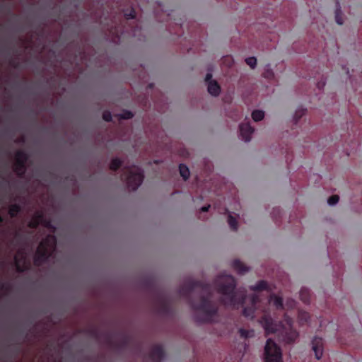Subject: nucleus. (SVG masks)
Instances as JSON below:
<instances>
[{
  "mask_svg": "<svg viewBox=\"0 0 362 362\" xmlns=\"http://www.w3.org/2000/svg\"><path fill=\"white\" fill-rule=\"evenodd\" d=\"M276 211L278 214H280V209H274V211Z\"/></svg>",
  "mask_w": 362,
  "mask_h": 362,
  "instance_id": "a18cd8bd",
  "label": "nucleus"
},
{
  "mask_svg": "<svg viewBox=\"0 0 362 362\" xmlns=\"http://www.w3.org/2000/svg\"><path fill=\"white\" fill-rule=\"evenodd\" d=\"M50 223L49 221H45V226L47 227H49Z\"/></svg>",
  "mask_w": 362,
  "mask_h": 362,
  "instance_id": "58836bf2",
  "label": "nucleus"
},
{
  "mask_svg": "<svg viewBox=\"0 0 362 362\" xmlns=\"http://www.w3.org/2000/svg\"><path fill=\"white\" fill-rule=\"evenodd\" d=\"M226 60H229V61H230V63H231V64L233 63V62H232L233 60H232L230 58H229V57H226V58L224 59V61H226Z\"/></svg>",
  "mask_w": 362,
  "mask_h": 362,
  "instance_id": "ea45409f",
  "label": "nucleus"
},
{
  "mask_svg": "<svg viewBox=\"0 0 362 362\" xmlns=\"http://www.w3.org/2000/svg\"><path fill=\"white\" fill-rule=\"evenodd\" d=\"M4 221L3 217L0 215V223H1Z\"/></svg>",
  "mask_w": 362,
  "mask_h": 362,
  "instance_id": "37998d69",
  "label": "nucleus"
},
{
  "mask_svg": "<svg viewBox=\"0 0 362 362\" xmlns=\"http://www.w3.org/2000/svg\"><path fill=\"white\" fill-rule=\"evenodd\" d=\"M165 357V351L161 345H154L149 353V358L153 362H161Z\"/></svg>",
  "mask_w": 362,
  "mask_h": 362,
  "instance_id": "1a4fd4ad",
  "label": "nucleus"
},
{
  "mask_svg": "<svg viewBox=\"0 0 362 362\" xmlns=\"http://www.w3.org/2000/svg\"><path fill=\"white\" fill-rule=\"evenodd\" d=\"M232 266L239 274H243L248 271L247 267L239 259L233 261Z\"/></svg>",
  "mask_w": 362,
  "mask_h": 362,
  "instance_id": "4468645a",
  "label": "nucleus"
},
{
  "mask_svg": "<svg viewBox=\"0 0 362 362\" xmlns=\"http://www.w3.org/2000/svg\"><path fill=\"white\" fill-rule=\"evenodd\" d=\"M4 288H5V285L4 284H1L0 285V291L4 289Z\"/></svg>",
  "mask_w": 362,
  "mask_h": 362,
  "instance_id": "a19ab883",
  "label": "nucleus"
},
{
  "mask_svg": "<svg viewBox=\"0 0 362 362\" xmlns=\"http://www.w3.org/2000/svg\"><path fill=\"white\" fill-rule=\"evenodd\" d=\"M28 154L23 150H18L15 155L16 162L13 167V171L16 175L23 177L26 172V163L28 160Z\"/></svg>",
  "mask_w": 362,
  "mask_h": 362,
  "instance_id": "0eeeda50",
  "label": "nucleus"
},
{
  "mask_svg": "<svg viewBox=\"0 0 362 362\" xmlns=\"http://www.w3.org/2000/svg\"><path fill=\"white\" fill-rule=\"evenodd\" d=\"M122 161L118 158H113L110 164V169L112 171H117L122 165Z\"/></svg>",
  "mask_w": 362,
  "mask_h": 362,
  "instance_id": "4be33fe9",
  "label": "nucleus"
},
{
  "mask_svg": "<svg viewBox=\"0 0 362 362\" xmlns=\"http://www.w3.org/2000/svg\"><path fill=\"white\" fill-rule=\"evenodd\" d=\"M336 11H335V21L336 23L338 25H342L343 24V19H342V13L341 11V8L339 6V3L338 1L336 2Z\"/></svg>",
  "mask_w": 362,
  "mask_h": 362,
  "instance_id": "aec40b11",
  "label": "nucleus"
},
{
  "mask_svg": "<svg viewBox=\"0 0 362 362\" xmlns=\"http://www.w3.org/2000/svg\"><path fill=\"white\" fill-rule=\"evenodd\" d=\"M179 294L191 308L198 313L194 318L199 322H211L217 315L218 306L212 301V286L202 281L187 280L180 286Z\"/></svg>",
  "mask_w": 362,
  "mask_h": 362,
  "instance_id": "f257e3e1",
  "label": "nucleus"
},
{
  "mask_svg": "<svg viewBox=\"0 0 362 362\" xmlns=\"http://www.w3.org/2000/svg\"><path fill=\"white\" fill-rule=\"evenodd\" d=\"M240 136L245 142H248L251 139V136L255 129L251 127L249 122L241 123L239 126Z\"/></svg>",
  "mask_w": 362,
  "mask_h": 362,
  "instance_id": "9d476101",
  "label": "nucleus"
},
{
  "mask_svg": "<svg viewBox=\"0 0 362 362\" xmlns=\"http://www.w3.org/2000/svg\"><path fill=\"white\" fill-rule=\"evenodd\" d=\"M264 362H282L281 349L271 339H267L264 347Z\"/></svg>",
  "mask_w": 362,
  "mask_h": 362,
  "instance_id": "423d86ee",
  "label": "nucleus"
},
{
  "mask_svg": "<svg viewBox=\"0 0 362 362\" xmlns=\"http://www.w3.org/2000/svg\"><path fill=\"white\" fill-rule=\"evenodd\" d=\"M103 119L107 122L112 121V115L109 110H105L103 113Z\"/></svg>",
  "mask_w": 362,
  "mask_h": 362,
  "instance_id": "c756f323",
  "label": "nucleus"
},
{
  "mask_svg": "<svg viewBox=\"0 0 362 362\" xmlns=\"http://www.w3.org/2000/svg\"><path fill=\"white\" fill-rule=\"evenodd\" d=\"M264 78L267 79H272L274 76V74L273 71L269 68V65H267L264 69V73L262 74Z\"/></svg>",
  "mask_w": 362,
  "mask_h": 362,
  "instance_id": "a878e982",
  "label": "nucleus"
},
{
  "mask_svg": "<svg viewBox=\"0 0 362 362\" xmlns=\"http://www.w3.org/2000/svg\"><path fill=\"white\" fill-rule=\"evenodd\" d=\"M300 298L304 303H306V304L310 303V291L308 288H302L300 289Z\"/></svg>",
  "mask_w": 362,
  "mask_h": 362,
  "instance_id": "f3484780",
  "label": "nucleus"
},
{
  "mask_svg": "<svg viewBox=\"0 0 362 362\" xmlns=\"http://www.w3.org/2000/svg\"><path fill=\"white\" fill-rule=\"evenodd\" d=\"M221 91V87L215 81H211L208 84V92L213 96H217Z\"/></svg>",
  "mask_w": 362,
  "mask_h": 362,
  "instance_id": "ddd939ff",
  "label": "nucleus"
},
{
  "mask_svg": "<svg viewBox=\"0 0 362 362\" xmlns=\"http://www.w3.org/2000/svg\"><path fill=\"white\" fill-rule=\"evenodd\" d=\"M269 301L270 303H272L277 310L283 309V299L281 297L272 294Z\"/></svg>",
  "mask_w": 362,
  "mask_h": 362,
  "instance_id": "dca6fc26",
  "label": "nucleus"
},
{
  "mask_svg": "<svg viewBox=\"0 0 362 362\" xmlns=\"http://www.w3.org/2000/svg\"><path fill=\"white\" fill-rule=\"evenodd\" d=\"M15 264H16V267L17 272H23L25 271V267L20 264L19 261L17 259L16 257H15Z\"/></svg>",
  "mask_w": 362,
  "mask_h": 362,
  "instance_id": "2f4dec72",
  "label": "nucleus"
},
{
  "mask_svg": "<svg viewBox=\"0 0 362 362\" xmlns=\"http://www.w3.org/2000/svg\"><path fill=\"white\" fill-rule=\"evenodd\" d=\"M144 178L141 168L132 165L124 167L121 175V180L124 182L129 189L135 191L141 185Z\"/></svg>",
  "mask_w": 362,
  "mask_h": 362,
  "instance_id": "39448f33",
  "label": "nucleus"
},
{
  "mask_svg": "<svg viewBox=\"0 0 362 362\" xmlns=\"http://www.w3.org/2000/svg\"><path fill=\"white\" fill-rule=\"evenodd\" d=\"M228 223L231 230L235 231L238 230V221L235 218L228 215Z\"/></svg>",
  "mask_w": 362,
  "mask_h": 362,
  "instance_id": "b1692460",
  "label": "nucleus"
},
{
  "mask_svg": "<svg viewBox=\"0 0 362 362\" xmlns=\"http://www.w3.org/2000/svg\"><path fill=\"white\" fill-rule=\"evenodd\" d=\"M10 64L13 66L14 68H18V66H19V63L18 62H16V60H11L10 62Z\"/></svg>",
  "mask_w": 362,
  "mask_h": 362,
  "instance_id": "f704fd0d",
  "label": "nucleus"
},
{
  "mask_svg": "<svg viewBox=\"0 0 362 362\" xmlns=\"http://www.w3.org/2000/svg\"><path fill=\"white\" fill-rule=\"evenodd\" d=\"M161 303H162V308L164 311H166L167 309H168V304L164 300H161Z\"/></svg>",
  "mask_w": 362,
  "mask_h": 362,
  "instance_id": "4c0bfd02",
  "label": "nucleus"
},
{
  "mask_svg": "<svg viewBox=\"0 0 362 362\" xmlns=\"http://www.w3.org/2000/svg\"><path fill=\"white\" fill-rule=\"evenodd\" d=\"M251 289L254 291H270L271 288L269 284L265 281H259L255 286L251 287Z\"/></svg>",
  "mask_w": 362,
  "mask_h": 362,
  "instance_id": "2eb2a0df",
  "label": "nucleus"
},
{
  "mask_svg": "<svg viewBox=\"0 0 362 362\" xmlns=\"http://www.w3.org/2000/svg\"><path fill=\"white\" fill-rule=\"evenodd\" d=\"M45 221L44 214L42 211L35 213L32 219L28 223V226L31 229H36L40 223Z\"/></svg>",
  "mask_w": 362,
  "mask_h": 362,
  "instance_id": "f8f14e48",
  "label": "nucleus"
},
{
  "mask_svg": "<svg viewBox=\"0 0 362 362\" xmlns=\"http://www.w3.org/2000/svg\"><path fill=\"white\" fill-rule=\"evenodd\" d=\"M309 317V314L306 312L299 313V319L300 321H304L305 322H307Z\"/></svg>",
  "mask_w": 362,
  "mask_h": 362,
  "instance_id": "7c9ffc66",
  "label": "nucleus"
},
{
  "mask_svg": "<svg viewBox=\"0 0 362 362\" xmlns=\"http://www.w3.org/2000/svg\"><path fill=\"white\" fill-rule=\"evenodd\" d=\"M21 211V207L18 204H11L9 206L8 214L11 218H15L17 216L18 214Z\"/></svg>",
  "mask_w": 362,
  "mask_h": 362,
  "instance_id": "a211bd4d",
  "label": "nucleus"
},
{
  "mask_svg": "<svg viewBox=\"0 0 362 362\" xmlns=\"http://www.w3.org/2000/svg\"><path fill=\"white\" fill-rule=\"evenodd\" d=\"M217 292L221 294L219 303L225 306H243L247 298L246 291H235L236 281L231 275L218 276L214 282Z\"/></svg>",
  "mask_w": 362,
  "mask_h": 362,
  "instance_id": "f03ea898",
  "label": "nucleus"
},
{
  "mask_svg": "<svg viewBox=\"0 0 362 362\" xmlns=\"http://www.w3.org/2000/svg\"><path fill=\"white\" fill-rule=\"evenodd\" d=\"M57 238L53 235H47L40 243L35 255L34 256V264L36 266H41L46 262L52 252L55 250Z\"/></svg>",
  "mask_w": 362,
  "mask_h": 362,
  "instance_id": "20e7f679",
  "label": "nucleus"
},
{
  "mask_svg": "<svg viewBox=\"0 0 362 362\" xmlns=\"http://www.w3.org/2000/svg\"><path fill=\"white\" fill-rule=\"evenodd\" d=\"M264 117V112L259 110H254L252 112V118L255 122H259Z\"/></svg>",
  "mask_w": 362,
  "mask_h": 362,
  "instance_id": "5701e85b",
  "label": "nucleus"
},
{
  "mask_svg": "<svg viewBox=\"0 0 362 362\" xmlns=\"http://www.w3.org/2000/svg\"><path fill=\"white\" fill-rule=\"evenodd\" d=\"M325 85V82H324V81H319L317 83V86L318 89L320 90V89L323 88Z\"/></svg>",
  "mask_w": 362,
  "mask_h": 362,
  "instance_id": "e433bc0d",
  "label": "nucleus"
},
{
  "mask_svg": "<svg viewBox=\"0 0 362 362\" xmlns=\"http://www.w3.org/2000/svg\"><path fill=\"white\" fill-rule=\"evenodd\" d=\"M246 64L252 69H254L257 64V59L254 57H248L245 59Z\"/></svg>",
  "mask_w": 362,
  "mask_h": 362,
  "instance_id": "cd10ccee",
  "label": "nucleus"
},
{
  "mask_svg": "<svg viewBox=\"0 0 362 362\" xmlns=\"http://www.w3.org/2000/svg\"><path fill=\"white\" fill-rule=\"evenodd\" d=\"M286 320L287 325L284 326L281 322L275 321L269 312L264 311L259 322L266 334H276L282 341L291 344L298 338V333L292 326V320L288 318Z\"/></svg>",
  "mask_w": 362,
  "mask_h": 362,
  "instance_id": "7ed1b4c3",
  "label": "nucleus"
},
{
  "mask_svg": "<svg viewBox=\"0 0 362 362\" xmlns=\"http://www.w3.org/2000/svg\"><path fill=\"white\" fill-rule=\"evenodd\" d=\"M179 171L180 175L185 180H187L189 177V170L187 166L185 164H180Z\"/></svg>",
  "mask_w": 362,
  "mask_h": 362,
  "instance_id": "412c9836",
  "label": "nucleus"
},
{
  "mask_svg": "<svg viewBox=\"0 0 362 362\" xmlns=\"http://www.w3.org/2000/svg\"><path fill=\"white\" fill-rule=\"evenodd\" d=\"M212 74L211 73H207L205 77V81L209 84V82L212 81Z\"/></svg>",
  "mask_w": 362,
  "mask_h": 362,
  "instance_id": "72a5a7b5",
  "label": "nucleus"
},
{
  "mask_svg": "<svg viewBox=\"0 0 362 362\" xmlns=\"http://www.w3.org/2000/svg\"><path fill=\"white\" fill-rule=\"evenodd\" d=\"M153 83H150V84L148 85V88H153Z\"/></svg>",
  "mask_w": 362,
  "mask_h": 362,
  "instance_id": "c03bdc74",
  "label": "nucleus"
},
{
  "mask_svg": "<svg viewBox=\"0 0 362 362\" xmlns=\"http://www.w3.org/2000/svg\"><path fill=\"white\" fill-rule=\"evenodd\" d=\"M210 207L211 206L209 204L207 206H202L200 210L202 212H207Z\"/></svg>",
  "mask_w": 362,
  "mask_h": 362,
  "instance_id": "c9c22d12",
  "label": "nucleus"
},
{
  "mask_svg": "<svg viewBox=\"0 0 362 362\" xmlns=\"http://www.w3.org/2000/svg\"><path fill=\"white\" fill-rule=\"evenodd\" d=\"M339 197L338 195L335 194V195H332L328 198L327 203L329 205H334L339 202Z\"/></svg>",
  "mask_w": 362,
  "mask_h": 362,
  "instance_id": "c85d7f7f",
  "label": "nucleus"
},
{
  "mask_svg": "<svg viewBox=\"0 0 362 362\" xmlns=\"http://www.w3.org/2000/svg\"><path fill=\"white\" fill-rule=\"evenodd\" d=\"M21 237V235L19 233H16V238H20Z\"/></svg>",
  "mask_w": 362,
  "mask_h": 362,
  "instance_id": "79ce46f5",
  "label": "nucleus"
},
{
  "mask_svg": "<svg viewBox=\"0 0 362 362\" xmlns=\"http://www.w3.org/2000/svg\"><path fill=\"white\" fill-rule=\"evenodd\" d=\"M238 333L240 334V337L242 339H245L251 338V337H254V335H255V332L253 329H245L243 328L239 329Z\"/></svg>",
  "mask_w": 362,
  "mask_h": 362,
  "instance_id": "6ab92c4d",
  "label": "nucleus"
},
{
  "mask_svg": "<svg viewBox=\"0 0 362 362\" xmlns=\"http://www.w3.org/2000/svg\"><path fill=\"white\" fill-rule=\"evenodd\" d=\"M251 305L249 307H245L243 310V315L248 318L253 319L255 317V305L259 302V297L252 294L249 296Z\"/></svg>",
  "mask_w": 362,
  "mask_h": 362,
  "instance_id": "6e6552de",
  "label": "nucleus"
},
{
  "mask_svg": "<svg viewBox=\"0 0 362 362\" xmlns=\"http://www.w3.org/2000/svg\"><path fill=\"white\" fill-rule=\"evenodd\" d=\"M127 19H134L136 17V13L134 9H132L129 13L124 14Z\"/></svg>",
  "mask_w": 362,
  "mask_h": 362,
  "instance_id": "473e14b6",
  "label": "nucleus"
},
{
  "mask_svg": "<svg viewBox=\"0 0 362 362\" xmlns=\"http://www.w3.org/2000/svg\"><path fill=\"white\" fill-rule=\"evenodd\" d=\"M119 117L122 119H129L134 117V114L129 110H124L121 114L119 115Z\"/></svg>",
  "mask_w": 362,
  "mask_h": 362,
  "instance_id": "bb28decb",
  "label": "nucleus"
},
{
  "mask_svg": "<svg viewBox=\"0 0 362 362\" xmlns=\"http://www.w3.org/2000/svg\"><path fill=\"white\" fill-rule=\"evenodd\" d=\"M305 112L306 110L303 108H299L296 111L293 116V119L295 120L296 124H297L300 118L305 114Z\"/></svg>",
  "mask_w": 362,
  "mask_h": 362,
  "instance_id": "393cba45",
  "label": "nucleus"
},
{
  "mask_svg": "<svg viewBox=\"0 0 362 362\" xmlns=\"http://www.w3.org/2000/svg\"><path fill=\"white\" fill-rule=\"evenodd\" d=\"M312 349L315 353L316 359L320 360L323 354V339L321 337H315L312 340Z\"/></svg>",
  "mask_w": 362,
  "mask_h": 362,
  "instance_id": "9b49d317",
  "label": "nucleus"
}]
</instances>
